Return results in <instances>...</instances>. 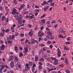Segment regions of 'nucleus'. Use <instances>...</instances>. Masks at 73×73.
Wrapping results in <instances>:
<instances>
[{"label": "nucleus", "instance_id": "nucleus-1", "mask_svg": "<svg viewBox=\"0 0 73 73\" xmlns=\"http://www.w3.org/2000/svg\"><path fill=\"white\" fill-rule=\"evenodd\" d=\"M38 36L39 37H42L44 35V33H42V31L41 30H39L38 32Z\"/></svg>", "mask_w": 73, "mask_h": 73}, {"label": "nucleus", "instance_id": "nucleus-2", "mask_svg": "<svg viewBox=\"0 0 73 73\" xmlns=\"http://www.w3.org/2000/svg\"><path fill=\"white\" fill-rule=\"evenodd\" d=\"M25 4H22L20 5V7L18 8V9L19 11H20V10H21L23 8H25Z\"/></svg>", "mask_w": 73, "mask_h": 73}, {"label": "nucleus", "instance_id": "nucleus-3", "mask_svg": "<svg viewBox=\"0 0 73 73\" xmlns=\"http://www.w3.org/2000/svg\"><path fill=\"white\" fill-rule=\"evenodd\" d=\"M25 50L23 51V53H28V48L27 47H25L24 48Z\"/></svg>", "mask_w": 73, "mask_h": 73}, {"label": "nucleus", "instance_id": "nucleus-4", "mask_svg": "<svg viewBox=\"0 0 73 73\" xmlns=\"http://www.w3.org/2000/svg\"><path fill=\"white\" fill-rule=\"evenodd\" d=\"M25 66V69H26V70H27V71H28L30 69V67L29 66V64H26Z\"/></svg>", "mask_w": 73, "mask_h": 73}, {"label": "nucleus", "instance_id": "nucleus-5", "mask_svg": "<svg viewBox=\"0 0 73 73\" xmlns=\"http://www.w3.org/2000/svg\"><path fill=\"white\" fill-rule=\"evenodd\" d=\"M58 50V57H60L61 56V51L60 50V48H58L57 49Z\"/></svg>", "mask_w": 73, "mask_h": 73}, {"label": "nucleus", "instance_id": "nucleus-6", "mask_svg": "<svg viewBox=\"0 0 73 73\" xmlns=\"http://www.w3.org/2000/svg\"><path fill=\"white\" fill-rule=\"evenodd\" d=\"M15 64H14V61H12L10 63V65L11 68H13L14 67V65Z\"/></svg>", "mask_w": 73, "mask_h": 73}, {"label": "nucleus", "instance_id": "nucleus-7", "mask_svg": "<svg viewBox=\"0 0 73 73\" xmlns=\"http://www.w3.org/2000/svg\"><path fill=\"white\" fill-rule=\"evenodd\" d=\"M13 60V55L11 56H10L9 58V61H12V60Z\"/></svg>", "mask_w": 73, "mask_h": 73}, {"label": "nucleus", "instance_id": "nucleus-8", "mask_svg": "<svg viewBox=\"0 0 73 73\" xmlns=\"http://www.w3.org/2000/svg\"><path fill=\"white\" fill-rule=\"evenodd\" d=\"M64 30L62 29H60L59 30L58 32H59L61 33H65V32H66V31H64Z\"/></svg>", "mask_w": 73, "mask_h": 73}, {"label": "nucleus", "instance_id": "nucleus-9", "mask_svg": "<svg viewBox=\"0 0 73 73\" xmlns=\"http://www.w3.org/2000/svg\"><path fill=\"white\" fill-rule=\"evenodd\" d=\"M15 36L14 35H12V37H11V35H10L9 36V38L10 39H15Z\"/></svg>", "mask_w": 73, "mask_h": 73}, {"label": "nucleus", "instance_id": "nucleus-10", "mask_svg": "<svg viewBox=\"0 0 73 73\" xmlns=\"http://www.w3.org/2000/svg\"><path fill=\"white\" fill-rule=\"evenodd\" d=\"M54 65H57V64H58V61L57 60H55V61H54Z\"/></svg>", "mask_w": 73, "mask_h": 73}, {"label": "nucleus", "instance_id": "nucleus-11", "mask_svg": "<svg viewBox=\"0 0 73 73\" xmlns=\"http://www.w3.org/2000/svg\"><path fill=\"white\" fill-rule=\"evenodd\" d=\"M6 20V17L4 16H3L2 17L1 20L2 21H5Z\"/></svg>", "mask_w": 73, "mask_h": 73}, {"label": "nucleus", "instance_id": "nucleus-12", "mask_svg": "<svg viewBox=\"0 0 73 73\" xmlns=\"http://www.w3.org/2000/svg\"><path fill=\"white\" fill-rule=\"evenodd\" d=\"M18 23L20 24H21L22 23V20H21V19H18Z\"/></svg>", "mask_w": 73, "mask_h": 73}, {"label": "nucleus", "instance_id": "nucleus-13", "mask_svg": "<svg viewBox=\"0 0 73 73\" xmlns=\"http://www.w3.org/2000/svg\"><path fill=\"white\" fill-rule=\"evenodd\" d=\"M14 49L15 50V51L16 52H17V51H18V48L17 46H15L14 47Z\"/></svg>", "mask_w": 73, "mask_h": 73}, {"label": "nucleus", "instance_id": "nucleus-14", "mask_svg": "<svg viewBox=\"0 0 73 73\" xmlns=\"http://www.w3.org/2000/svg\"><path fill=\"white\" fill-rule=\"evenodd\" d=\"M35 41L34 39H32L31 40V43L32 44H35Z\"/></svg>", "mask_w": 73, "mask_h": 73}, {"label": "nucleus", "instance_id": "nucleus-15", "mask_svg": "<svg viewBox=\"0 0 73 73\" xmlns=\"http://www.w3.org/2000/svg\"><path fill=\"white\" fill-rule=\"evenodd\" d=\"M25 44H31V42H29L28 41V39H26L25 42Z\"/></svg>", "mask_w": 73, "mask_h": 73}, {"label": "nucleus", "instance_id": "nucleus-16", "mask_svg": "<svg viewBox=\"0 0 73 73\" xmlns=\"http://www.w3.org/2000/svg\"><path fill=\"white\" fill-rule=\"evenodd\" d=\"M35 61H38V57L37 56H36L35 58Z\"/></svg>", "mask_w": 73, "mask_h": 73}, {"label": "nucleus", "instance_id": "nucleus-17", "mask_svg": "<svg viewBox=\"0 0 73 73\" xmlns=\"http://www.w3.org/2000/svg\"><path fill=\"white\" fill-rule=\"evenodd\" d=\"M1 50H3V49H5V46L3 45L1 47Z\"/></svg>", "mask_w": 73, "mask_h": 73}, {"label": "nucleus", "instance_id": "nucleus-18", "mask_svg": "<svg viewBox=\"0 0 73 73\" xmlns=\"http://www.w3.org/2000/svg\"><path fill=\"white\" fill-rule=\"evenodd\" d=\"M47 33L48 35V36H52V33H51V32L50 31L48 32Z\"/></svg>", "mask_w": 73, "mask_h": 73}, {"label": "nucleus", "instance_id": "nucleus-19", "mask_svg": "<svg viewBox=\"0 0 73 73\" xmlns=\"http://www.w3.org/2000/svg\"><path fill=\"white\" fill-rule=\"evenodd\" d=\"M65 62L66 65H67V64H68V60L66 58L65 59Z\"/></svg>", "mask_w": 73, "mask_h": 73}, {"label": "nucleus", "instance_id": "nucleus-20", "mask_svg": "<svg viewBox=\"0 0 73 73\" xmlns=\"http://www.w3.org/2000/svg\"><path fill=\"white\" fill-rule=\"evenodd\" d=\"M45 4H48V2H46V1H44L43 2V3L42 4L43 5H45Z\"/></svg>", "mask_w": 73, "mask_h": 73}, {"label": "nucleus", "instance_id": "nucleus-21", "mask_svg": "<svg viewBox=\"0 0 73 73\" xmlns=\"http://www.w3.org/2000/svg\"><path fill=\"white\" fill-rule=\"evenodd\" d=\"M41 22H42V24H45V20L44 19H43L41 20Z\"/></svg>", "mask_w": 73, "mask_h": 73}, {"label": "nucleus", "instance_id": "nucleus-22", "mask_svg": "<svg viewBox=\"0 0 73 73\" xmlns=\"http://www.w3.org/2000/svg\"><path fill=\"white\" fill-rule=\"evenodd\" d=\"M18 67L19 69H21V64H19L18 65Z\"/></svg>", "mask_w": 73, "mask_h": 73}, {"label": "nucleus", "instance_id": "nucleus-23", "mask_svg": "<svg viewBox=\"0 0 73 73\" xmlns=\"http://www.w3.org/2000/svg\"><path fill=\"white\" fill-rule=\"evenodd\" d=\"M49 8V6H47V7H45L44 8V11H46L48 9V8Z\"/></svg>", "mask_w": 73, "mask_h": 73}, {"label": "nucleus", "instance_id": "nucleus-24", "mask_svg": "<svg viewBox=\"0 0 73 73\" xmlns=\"http://www.w3.org/2000/svg\"><path fill=\"white\" fill-rule=\"evenodd\" d=\"M14 58L17 61H19V58L17 56H15Z\"/></svg>", "mask_w": 73, "mask_h": 73}, {"label": "nucleus", "instance_id": "nucleus-25", "mask_svg": "<svg viewBox=\"0 0 73 73\" xmlns=\"http://www.w3.org/2000/svg\"><path fill=\"white\" fill-rule=\"evenodd\" d=\"M33 64V63L31 62H29V65L30 66H32Z\"/></svg>", "mask_w": 73, "mask_h": 73}, {"label": "nucleus", "instance_id": "nucleus-26", "mask_svg": "<svg viewBox=\"0 0 73 73\" xmlns=\"http://www.w3.org/2000/svg\"><path fill=\"white\" fill-rule=\"evenodd\" d=\"M34 16H35V15H33L31 16H30V17H29V19H32L33 18Z\"/></svg>", "mask_w": 73, "mask_h": 73}, {"label": "nucleus", "instance_id": "nucleus-27", "mask_svg": "<svg viewBox=\"0 0 73 73\" xmlns=\"http://www.w3.org/2000/svg\"><path fill=\"white\" fill-rule=\"evenodd\" d=\"M38 69L41 70L42 69V67L40 65H39L38 66Z\"/></svg>", "mask_w": 73, "mask_h": 73}, {"label": "nucleus", "instance_id": "nucleus-28", "mask_svg": "<svg viewBox=\"0 0 73 73\" xmlns=\"http://www.w3.org/2000/svg\"><path fill=\"white\" fill-rule=\"evenodd\" d=\"M39 60V61H45L44 59L42 58H41Z\"/></svg>", "mask_w": 73, "mask_h": 73}, {"label": "nucleus", "instance_id": "nucleus-29", "mask_svg": "<svg viewBox=\"0 0 73 73\" xmlns=\"http://www.w3.org/2000/svg\"><path fill=\"white\" fill-rule=\"evenodd\" d=\"M5 31L6 33H8V32H9V31H10V30L9 29H6L5 30Z\"/></svg>", "mask_w": 73, "mask_h": 73}, {"label": "nucleus", "instance_id": "nucleus-30", "mask_svg": "<svg viewBox=\"0 0 73 73\" xmlns=\"http://www.w3.org/2000/svg\"><path fill=\"white\" fill-rule=\"evenodd\" d=\"M5 67V66L4 65H1V67L0 69H2V70H3L4 69V68Z\"/></svg>", "mask_w": 73, "mask_h": 73}, {"label": "nucleus", "instance_id": "nucleus-31", "mask_svg": "<svg viewBox=\"0 0 73 73\" xmlns=\"http://www.w3.org/2000/svg\"><path fill=\"white\" fill-rule=\"evenodd\" d=\"M3 9H4V8L2 6H1L0 7V11H3Z\"/></svg>", "mask_w": 73, "mask_h": 73}, {"label": "nucleus", "instance_id": "nucleus-32", "mask_svg": "<svg viewBox=\"0 0 73 73\" xmlns=\"http://www.w3.org/2000/svg\"><path fill=\"white\" fill-rule=\"evenodd\" d=\"M0 36H4V33H0Z\"/></svg>", "mask_w": 73, "mask_h": 73}, {"label": "nucleus", "instance_id": "nucleus-33", "mask_svg": "<svg viewBox=\"0 0 73 73\" xmlns=\"http://www.w3.org/2000/svg\"><path fill=\"white\" fill-rule=\"evenodd\" d=\"M29 35L30 36H32V35H33V34L32 33H31V32H29Z\"/></svg>", "mask_w": 73, "mask_h": 73}, {"label": "nucleus", "instance_id": "nucleus-34", "mask_svg": "<svg viewBox=\"0 0 73 73\" xmlns=\"http://www.w3.org/2000/svg\"><path fill=\"white\" fill-rule=\"evenodd\" d=\"M23 56V54H22L21 52H20L19 55V57H22Z\"/></svg>", "mask_w": 73, "mask_h": 73}, {"label": "nucleus", "instance_id": "nucleus-35", "mask_svg": "<svg viewBox=\"0 0 73 73\" xmlns=\"http://www.w3.org/2000/svg\"><path fill=\"white\" fill-rule=\"evenodd\" d=\"M51 58L52 59V60H54L55 61L57 60L56 58H53L52 57H51Z\"/></svg>", "mask_w": 73, "mask_h": 73}, {"label": "nucleus", "instance_id": "nucleus-36", "mask_svg": "<svg viewBox=\"0 0 73 73\" xmlns=\"http://www.w3.org/2000/svg\"><path fill=\"white\" fill-rule=\"evenodd\" d=\"M48 3H52L53 2V0H49V1H48Z\"/></svg>", "mask_w": 73, "mask_h": 73}, {"label": "nucleus", "instance_id": "nucleus-37", "mask_svg": "<svg viewBox=\"0 0 73 73\" xmlns=\"http://www.w3.org/2000/svg\"><path fill=\"white\" fill-rule=\"evenodd\" d=\"M47 44H52V41H48L47 42Z\"/></svg>", "mask_w": 73, "mask_h": 73}, {"label": "nucleus", "instance_id": "nucleus-38", "mask_svg": "<svg viewBox=\"0 0 73 73\" xmlns=\"http://www.w3.org/2000/svg\"><path fill=\"white\" fill-rule=\"evenodd\" d=\"M65 72H66L67 73H70V70H65Z\"/></svg>", "mask_w": 73, "mask_h": 73}, {"label": "nucleus", "instance_id": "nucleus-39", "mask_svg": "<svg viewBox=\"0 0 73 73\" xmlns=\"http://www.w3.org/2000/svg\"><path fill=\"white\" fill-rule=\"evenodd\" d=\"M59 37H60V38H64V36H62V35H60L58 36Z\"/></svg>", "mask_w": 73, "mask_h": 73}, {"label": "nucleus", "instance_id": "nucleus-40", "mask_svg": "<svg viewBox=\"0 0 73 73\" xmlns=\"http://www.w3.org/2000/svg\"><path fill=\"white\" fill-rule=\"evenodd\" d=\"M50 5H51V6H52V7H54V3H50Z\"/></svg>", "mask_w": 73, "mask_h": 73}, {"label": "nucleus", "instance_id": "nucleus-41", "mask_svg": "<svg viewBox=\"0 0 73 73\" xmlns=\"http://www.w3.org/2000/svg\"><path fill=\"white\" fill-rule=\"evenodd\" d=\"M20 36H21L22 37H23L24 36V34L21 33L20 34Z\"/></svg>", "mask_w": 73, "mask_h": 73}, {"label": "nucleus", "instance_id": "nucleus-42", "mask_svg": "<svg viewBox=\"0 0 73 73\" xmlns=\"http://www.w3.org/2000/svg\"><path fill=\"white\" fill-rule=\"evenodd\" d=\"M45 14H44L41 17V19H42V18H44L45 17Z\"/></svg>", "mask_w": 73, "mask_h": 73}, {"label": "nucleus", "instance_id": "nucleus-43", "mask_svg": "<svg viewBox=\"0 0 73 73\" xmlns=\"http://www.w3.org/2000/svg\"><path fill=\"white\" fill-rule=\"evenodd\" d=\"M19 17L20 19H23V17L22 16V15H19Z\"/></svg>", "mask_w": 73, "mask_h": 73}, {"label": "nucleus", "instance_id": "nucleus-44", "mask_svg": "<svg viewBox=\"0 0 73 73\" xmlns=\"http://www.w3.org/2000/svg\"><path fill=\"white\" fill-rule=\"evenodd\" d=\"M14 4H17V1L14 0Z\"/></svg>", "mask_w": 73, "mask_h": 73}, {"label": "nucleus", "instance_id": "nucleus-45", "mask_svg": "<svg viewBox=\"0 0 73 73\" xmlns=\"http://www.w3.org/2000/svg\"><path fill=\"white\" fill-rule=\"evenodd\" d=\"M44 58H46L48 57V56L46 54H44L43 55Z\"/></svg>", "mask_w": 73, "mask_h": 73}, {"label": "nucleus", "instance_id": "nucleus-46", "mask_svg": "<svg viewBox=\"0 0 73 73\" xmlns=\"http://www.w3.org/2000/svg\"><path fill=\"white\" fill-rule=\"evenodd\" d=\"M36 64H33V68H35V67H36Z\"/></svg>", "mask_w": 73, "mask_h": 73}, {"label": "nucleus", "instance_id": "nucleus-47", "mask_svg": "<svg viewBox=\"0 0 73 73\" xmlns=\"http://www.w3.org/2000/svg\"><path fill=\"white\" fill-rule=\"evenodd\" d=\"M23 71L24 72V73H27V70H26L25 69H23Z\"/></svg>", "mask_w": 73, "mask_h": 73}, {"label": "nucleus", "instance_id": "nucleus-48", "mask_svg": "<svg viewBox=\"0 0 73 73\" xmlns=\"http://www.w3.org/2000/svg\"><path fill=\"white\" fill-rule=\"evenodd\" d=\"M35 8H40V7L37 5H35Z\"/></svg>", "mask_w": 73, "mask_h": 73}, {"label": "nucleus", "instance_id": "nucleus-49", "mask_svg": "<svg viewBox=\"0 0 73 73\" xmlns=\"http://www.w3.org/2000/svg\"><path fill=\"white\" fill-rule=\"evenodd\" d=\"M41 40H42V38H41V37H39L38 38V42H40V41H41Z\"/></svg>", "mask_w": 73, "mask_h": 73}, {"label": "nucleus", "instance_id": "nucleus-50", "mask_svg": "<svg viewBox=\"0 0 73 73\" xmlns=\"http://www.w3.org/2000/svg\"><path fill=\"white\" fill-rule=\"evenodd\" d=\"M35 68H33L32 70V72H35Z\"/></svg>", "mask_w": 73, "mask_h": 73}, {"label": "nucleus", "instance_id": "nucleus-51", "mask_svg": "<svg viewBox=\"0 0 73 73\" xmlns=\"http://www.w3.org/2000/svg\"><path fill=\"white\" fill-rule=\"evenodd\" d=\"M49 47L51 49H52L53 48V45H52V44H50Z\"/></svg>", "mask_w": 73, "mask_h": 73}, {"label": "nucleus", "instance_id": "nucleus-52", "mask_svg": "<svg viewBox=\"0 0 73 73\" xmlns=\"http://www.w3.org/2000/svg\"><path fill=\"white\" fill-rule=\"evenodd\" d=\"M35 12H39V11H40V10H39V9H35Z\"/></svg>", "mask_w": 73, "mask_h": 73}, {"label": "nucleus", "instance_id": "nucleus-53", "mask_svg": "<svg viewBox=\"0 0 73 73\" xmlns=\"http://www.w3.org/2000/svg\"><path fill=\"white\" fill-rule=\"evenodd\" d=\"M13 12H14L15 13H16L17 12V10L16 9H14L13 10Z\"/></svg>", "mask_w": 73, "mask_h": 73}, {"label": "nucleus", "instance_id": "nucleus-54", "mask_svg": "<svg viewBox=\"0 0 73 73\" xmlns=\"http://www.w3.org/2000/svg\"><path fill=\"white\" fill-rule=\"evenodd\" d=\"M19 35V33H16L15 35V36H17Z\"/></svg>", "mask_w": 73, "mask_h": 73}, {"label": "nucleus", "instance_id": "nucleus-55", "mask_svg": "<svg viewBox=\"0 0 73 73\" xmlns=\"http://www.w3.org/2000/svg\"><path fill=\"white\" fill-rule=\"evenodd\" d=\"M46 72H47L46 70L45 69H44L43 70V72L44 73H46Z\"/></svg>", "mask_w": 73, "mask_h": 73}, {"label": "nucleus", "instance_id": "nucleus-56", "mask_svg": "<svg viewBox=\"0 0 73 73\" xmlns=\"http://www.w3.org/2000/svg\"><path fill=\"white\" fill-rule=\"evenodd\" d=\"M64 50H66L68 49V48H67L65 46V47L64 48Z\"/></svg>", "mask_w": 73, "mask_h": 73}, {"label": "nucleus", "instance_id": "nucleus-57", "mask_svg": "<svg viewBox=\"0 0 73 73\" xmlns=\"http://www.w3.org/2000/svg\"><path fill=\"white\" fill-rule=\"evenodd\" d=\"M57 26H58V25H55L54 26V28L56 29V28H57Z\"/></svg>", "mask_w": 73, "mask_h": 73}, {"label": "nucleus", "instance_id": "nucleus-58", "mask_svg": "<svg viewBox=\"0 0 73 73\" xmlns=\"http://www.w3.org/2000/svg\"><path fill=\"white\" fill-rule=\"evenodd\" d=\"M46 31H49L50 30V29L47 27H46Z\"/></svg>", "mask_w": 73, "mask_h": 73}, {"label": "nucleus", "instance_id": "nucleus-59", "mask_svg": "<svg viewBox=\"0 0 73 73\" xmlns=\"http://www.w3.org/2000/svg\"><path fill=\"white\" fill-rule=\"evenodd\" d=\"M28 27H29L30 28H32V25H31L30 24H29Z\"/></svg>", "mask_w": 73, "mask_h": 73}, {"label": "nucleus", "instance_id": "nucleus-60", "mask_svg": "<svg viewBox=\"0 0 73 73\" xmlns=\"http://www.w3.org/2000/svg\"><path fill=\"white\" fill-rule=\"evenodd\" d=\"M29 18V16H27L25 17V19H27Z\"/></svg>", "mask_w": 73, "mask_h": 73}, {"label": "nucleus", "instance_id": "nucleus-61", "mask_svg": "<svg viewBox=\"0 0 73 73\" xmlns=\"http://www.w3.org/2000/svg\"><path fill=\"white\" fill-rule=\"evenodd\" d=\"M46 24H47V25L50 24V21H47V22H46Z\"/></svg>", "mask_w": 73, "mask_h": 73}, {"label": "nucleus", "instance_id": "nucleus-62", "mask_svg": "<svg viewBox=\"0 0 73 73\" xmlns=\"http://www.w3.org/2000/svg\"><path fill=\"white\" fill-rule=\"evenodd\" d=\"M51 39V40H53L54 38V37L53 36H52V35L50 36Z\"/></svg>", "mask_w": 73, "mask_h": 73}, {"label": "nucleus", "instance_id": "nucleus-63", "mask_svg": "<svg viewBox=\"0 0 73 73\" xmlns=\"http://www.w3.org/2000/svg\"><path fill=\"white\" fill-rule=\"evenodd\" d=\"M70 37H68L67 39V41H70Z\"/></svg>", "mask_w": 73, "mask_h": 73}, {"label": "nucleus", "instance_id": "nucleus-64", "mask_svg": "<svg viewBox=\"0 0 73 73\" xmlns=\"http://www.w3.org/2000/svg\"><path fill=\"white\" fill-rule=\"evenodd\" d=\"M0 73H3V70L1 69H0Z\"/></svg>", "mask_w": 73, "mask_h": 73}]
</instances>
